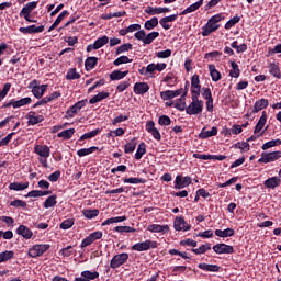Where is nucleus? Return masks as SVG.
<instances>
[{
    "mask_svg": "<svg viewBox=\"0 0 281 281\" xmlns=\"http://www.w3.org/2000/svg\"><path fill=\"white\" fill-rule=\"evenodd\" d=\"M221 21H225V16H223L222 13H217L213 16H211L207 21V23L202 26V36H210V34H213V32H216L221 27Z\"/></svg>",
    "mask_w": 281,
    "mask_h": 281,
    "instance_id": "1",
    "label": "nucleus"
},
{
    "mask_svg": "<svg viewBox=\"0 0 281 281\" xmlns=\"http://www.w3.org/2000/svg\"><path fill=\"white\" fill-rule=\"evenodd\" d=\"M200 95H191L192 102L186 109L187 115H199L203 113V101L199 100Z\"/></svg>",
    "mask_w": 281,
    "mask_h": 281,
    "instance_id": "2",
    "label": "nucleus"
},
{
    "mask_svg": "<svg viewBox=\"0 0 281 281\" xmlns=\"http://www.w3.org/2000/svg\"><path fill=\"white\" fill-rule=\"evenodd\" d=\"M50 248L52 246L49 244H36L29 249L27 256L30 258H41V256L49 251Z\"/></svg>",
    "mask_w": 281,
    "mask_h": 281,
    "instance_id": "3",
    "label": "nucleus"
},
{
    "mask_svg": "<svg viewBox=\"0 0 281 281\" xmlns=\"http://www.w3.org/2000/svg\"><path fill=\"white\" fill-rule=\"evenodd\" d=\"M159 243L150 239L145 241L136 243L132 246V251H148L149 249H157Z\"/></svg>",
    "mask_w": 281,
    "mask_h": 281,
    "instance_id": "4",
    "label": "nucleus"
},
{
    "mask_svg": "<svg viewBox=\"0 0 281 281\" xmlns=\"http://www.w3.org/2000/svg\"><path fill=\"white\" fill-rule=\"evenodd\" d=\"M278 159H281V151H262L261 157L258 160V164H272V161H278Z\"/></svg>",
    "mask_w": 281,
    "mask_h": 281,
    "instance_id": "5",
    "label": "nucleus"
},
{
    "mask_svg": "<svg viewBox=\"0 0 281 281\" xmlns=\"http://www.w3.org/2000/svg\"><path fill=\"white\" fill-rule=\"evenodd\" d=\"M126 262H128V254L126 252L119 254L111 259L110 268L120 269V267H122V265H126Z\"/></svg>",
    "mask_w": 281,
    "mask_h": 281,
    "instance_id": "6",
    "label": "nucleus"
},
{
    "mask_svg": "<svg viewBox=\"0 0 281 281\" xmlns=\"http://www.w3.org/2000/svg\"><path fill=\"white\" fill-rule=\"evenodd\" d=\"M173 228L176 232H190V229H192V225L186 222V217L178 216L175 218Z\"/></svg>",
    "mask_w": 281,
    "mask_h": 281,
    "instance_id": "7",
    "label": "nucleus"
},
{
    "mask_svg": "<svg viewBox=\"0 0 281 281\" xmlns=\"http://www.w3.org/2000/svg\"><path fill=\"white\" fill-rule=\"evenodd\" d=\"M192 184V177L186 176L182 177L178 175L175 180V190H183V188H188V186Z\"/></svg>",
    "mask_w": 281,
    "mask_h": 281,
    "instance_id": "8",
    "label": "nucleus"
},
{
    "mask_svg": "<svg viewBox=\"0 0 281 281\" xmlns=\"http://www.w3.org/2000/svg\"><path fill=\"white\" fill-rule=\"evenodd\" d=\"M37 7L38 2L36 1L27 2L20 11V16L23 18L25 21H30V14H32V12H34Z\"/></svg>",
    "mask_w": 281,
    "mask_h": 281,
    "instance_id": "9",
    "label": "nucleus"
},
{
    "mask_svg": "<svg viewBox=\"0 0 281 281\" xmlns=\"http://www.w3.org/2000/svg\"><path fill=\"white\" fill-rule=\"evenodd\" d=\"M191 95H201V78L198 74L191 77Z\"/></svg>",
    "mask_w": 281,
    "mask_h": 281,
    "instance_id": "10",
    "label": "nucleus"
},
{
    "mask_svg": "<svg viewBox=\"0 0 281 281\" xmlns=\"http://www.w3.org/2000/svg\"><path fill=\"white\" fill-rule=\"evenodd\" d=\"M147 133L154 137L157 142H161V133L157 127H155V121H148L145 126Z\"/></svg>",
    "mask_w": 281,
    "mask_h": 281,
    "instance_id": "11",
    "label": "nucleus"
},
{
    "mask_svg": "<svg viewBox=\"0 0 281 281\" xmlns=\"http://www.w3.org/2000/svg\"><path fill=\"white\" fill-rule=\"evenodd\" d=\"M100 278V272L98 271H89L85 270L81 272V277L75 278L74 281H91V280H98Z\"/></svg>",
    "mask_w": 281,
    "mask_h": 281,
    "instance_id": "12",
    "label": "nucleus"
},
{
    "mask_svg": "<svg viewBox=\"0 0 281 281\" xmlns=\"http://www.w3.org/2000/svg\"><path fill=\"white\" fill-rule=\"evenodd\" d=\"M213 251L215 254H235L234 246L227 244H216L213 246Z\"/></svg>",
    "mask_w": 281,
    "mask_h": 281,
    "instance_id": "13",
    "label": "nucleus"
},
{
    "mask_svg": "<svg viewBox=\"0 0 281 281\" xmlns=\"http://www.w3.org/2000/svg\"><path fill=\"white\" fill-rule=\"evenodd\" d=\"M19 32H21V34H41L42 32H45V26L44 25H30L26 27H20Z\"/></svg>",
    "mask_w": 281,
    "mask_h": 281,
    "instance_id": "14",
    "label": "nucleus"
},
{
    "mask_svg": "<svg viewBox=\"0 0 281 281\" xmlns=\"http://www.w3.org/2000/svg\"><path fill=\"white\" fill-rule=\"evenodd\" d=\"M34 153L44 159H47L52 155V150L47 145H35Z\"/></svg>",
    "mask_w": 281,
    "mask_h": 281,
    "instance_id": "15",
    "label": "nucleus"
},
{
    "mask_svg": "<svg viewBox=\"0 0 281 281\" xmlns=\"http://www.w3.org/2000/svg\"><path fill=\"white\" fill-rule=\"evenodd\" d=\"M85 106H87V99L78 101L72 106H70L67 111V115L69 117H74V115H76L81 109H85Z\"/></svg>",
    "mask_w": 281,
    "mask_h": 281,
    "instance_id": "16",
    "label": "nucleus"
},
{
    "mask_svg": "<svg viewBox=\"0 0 281 281\" xmlns=\"http://www.w3.org/2000/svg\"><path fill=\"white\" fill-rule=\"evenodd\" d=\"M147 229L148 232H151L154 234H167V232H170V226H168L167 224H150L148 225Z\"/></svg>",
    "mask_w": 281,
    "mask_h": 281,
    "instance_id": "17",
    "label": "nucleus"
},
{
    "mask_svg": "<svg viewBox=\"0 0 281 281\" xmlns=\"http://www.w3.org/2000/svg\"><path fill=\"white\" fill-rule=\"evenodd\" d=\"M166 12H170V8L168 7H146L145 14H149V16H155V14H166Z\"/></svg>",
    "mask_w": 281,
    "mask_h": 281,
    "instance_id": "18",
    "label": "nucleus"
},
{
    "mask_svg": "<svg viewBox=\"0 0 281 281\" xmlns=\"http://www.w3.org/2000/svg\"><path fill=\"white\" fill-rule=\"evenodd\" d=\"M218 135V127L213 126L211 131H207L205 127L199 133L200 139H210V137H216Z\"/></svg>",
    "mask_w": 281,
    "mask_h": 281,
    "instance_id": "19",
    "label": "nucleus"
},
{
    "mask_svg": "<svg viewBox=\"0 0 281 281\" xmlns=\"http://www.w3.org/2000/svg\"><path fill=\"white\" fill-rule=\"evenodd\" d=\"M16 234L18 236H22V238H24L25 240H30V238L34 236V233L32 232V229H30V227L25 225H20L16 228Z\"/></svg>",
    "mask_w": 281,
    "mask_h": 281,
    "instance_id": "20",
    "label": "nucleus"
},
{
    "mask_svg": "<svg viewBox=\"0 0 281 281\" xmlns=\"http://www.w3.org/2000/svg\"><path fill=\"white\" fill-rule=\"evenodd\" d=\"M150 91V86L147 82H136L134 85V93L136 95H144Z\"/></svg>",
    "mask_w": 281,
    "mask_h": 281,
    "instance_id": "21",
    "label": "nucleus"
},
{
    "mask_svg": "<svg viewBox=\"0 0 281 281\" xmlns=\"http://www.w3.org/2000/svg\"><path fill=\"white\" fill-rule=\"evenodd\" d=\"M26 120H29V122H27L29 126H36V124H41V122H43L45 120V117L43 115L36 116V112L31 111L26 115Z\"/></svg>",
    "mask_w": 281,
    "mask_h": 281,
    "instance_id": "22",
    "label": "nucleus"
},
{
    "mask_svg": "<svg viewBox=\"0 0 281 281\" xmlns=\"http://www.w3.org/2000/svg\"><path fill=\"white\" fill-rule=\"evenodd\" d=\"M177 19H179V14H171V15L160 19L159 24L161 25V27L164 30H170V24H168V23H175V21Z\"/></svg>",
    "mask_w": 281,
    "mask_h": 281,
    "instance_id": "23",
    "label": "nucleus"
},
{
    "mask_svg": "<svg viewBox=\"0 0 281 281\" xmlns=\"http://www.w3.org/2000/svg\"><path fill=\"white\" fill-rule=\"evenodd\" d=\"M198 267L209 273H221V266L218 265L199 263Z\"/></svg>",
    "mask_w": 281,
    "mask_h": 281,
    "instance_id": "24",
    "label": "nucleus"
},
{
    "mask_svg": "<svg viewBox=\"0 0 281 281\" xmlns=\"http://www.w3.org/2000/svg\"><path fill=\"white\" fill-rule=\"evenodd\" d=\"M281 183V180L279 177L274 176L271 178H268L265 182L263 186L265 188H269L270 190H276Z\"/></svg>",
    "mask_w": 281,
    "mask_h": 281,
    "instance_id": "25",
    "label": "nucleus"
},
{
    "mask_svg": "<svg viewBox=\"0 0 281 281\" xmlns=\"http://www.w3.org/2000/svg\"><path fill=\"white\" fill-rule=\"evenodd\" d=\"M201 5H203V0H199L198 2H194L193 4L184 9L182 12H180V16H186V14H192V12H196V10L201 8Z\"/></svg>",
    "mask_w": 281,
    "mask_h": 281,
    "instance_id": "26",
    "label": "nucleus"
},
{
    "mask_svg": "<svg viewBox=\"0 0 281 281\" xmlns=\"http://www.w3.org/2000/svg\"><path fill=\"white\" fill-rule=\"evenodd\" d=\"M269 74L273 76V78H278V80H281V71H280V64L278 63H270L268 66Z\"/></svg>",
    "mask_w": 281,
    "mask_h": 281,
    "instance_id": "27",
    "label": "nucleus"
},
{
    "mask_svg": "<svg viewBox=\"0 0 281 281\" xmlns=\"http://www.w3.org/2000/svg\"><path fill=\"white\" fill-rule=\"evenodd\" d=\"M265 124H267V112L263 111L259 121L257 122L254 133L255 135H258V133H260V131H262V128H265Z\"/></svg>",
    "mask_w": 281,
    "mask_h": 281,
    "instance_id": "28",
    "label": "nucleus"
},
{
    "mask_svg": "<svg viewBox=\"0 0 281 281\" xmlns=\"http://www.w3.org/2000/svg\"><path fill=\"white\" fill-rule=\"evenodd\" d=\"M236 234V231L234 228H226L224 231L222 229H215V236L218 238H232Z\"/></svg>",
    "mask_w": 281,
    "mask_h": 281,
    "instance_id": "29",
    "label": "nucleus"
},
{
    "mask_svg": "<svg viewBox=\"0 0 281 281\" xmlns=\"http://www.w3.org/2000/svg\"><path fill=\"white\" fill-rule=\"evenodd\" d=\"M30 188V182L26 181L24 183L21 182H12L9 184V190H14L15 192H21L23 190H27Z\"/></svg>",
    "mask_w": 281,
    "mask_h": 281,
    "instance_id": "30",
    "label": "nucleus"
},
{
    "mask_svg": "<svg viewBox=\"0 0 281 281\" xmlns=\"http://www.w3.org/2000/svg\"><path fill=\"white\" fill-rule=\"evenodd\" d=\"M269 106V100L267 99H259L258 101L255 102L252 113H258L262 111V109H267Z\"/></svg>",
    "mask_w": 281,
    "mask_h": 281,
    "instance_id": "31",
    "label": "nucleus"
},
{
    "mask_svg": "<svg viewBox=\"0 0 281 281\" xmlns=\"http://www.w3.org/2000/svg\"><path fill=\"white\" fill-rule=\"evenodd\" d=\"M126 76H128V70L122 71L120 69L114 70L110 74V80H124V78H126Z\"/></svg>",
    "mask_w": 281,
    "mask_h": 281,
    "instance_id": "32",
    "label": "nucleus"
},
{
    "mask_svg": "<svg viewBox=\"0 0 281 281\" xmlns=\"http://www.w3.org/2000/svg\"><path fill=\"white\" fill-rule=\"evenodd\" d=\"M209 71L213 82H218V80L223 78V76L221 75V71L216 70V66H214L213 64L209 65Z\"/></svg>",
    "mask_w": 281,
    "mask_h": 281,
    "instance_id": "33",
    "label": "nucleus"
},
{
    "mask_svg": "<svg viewBox=\"0 0 281 281\" xmlns=\"http://www.w3.org/2000/svg\"><path fill=\"white\" fill-rule=\"evenodd\" d=\"M109 95H111V93L109 92H99L98 94H95L89 100V104H98V102H102V100H106Z\"/></svg>",
    "mask_w": 281,
    "mask_h": 281,
    "instance_id": "34",
    "label": "nucleus"
},
{
    "mask_svg": "<svg viewBox=\"0 0 281 281\" xmlns=\"http://www.w3.org/2000/svg\"><path fill=\"white\" fill-rule=\"evenodd\" d=\"M135 148H137V137H134L131 142L125 144L124 153L131 155V153H135Z\"/></svg>",
    "mask_w": 281,
    "mask_h": 281,
    "instance_id": "35",
    "label": "nucleus"
},
{
    "mask_svg": "<svg viewBox=\"0 0 281 281\" xmlns=\"http://www.w3.org/2000/svg\"><path fill=\"white\" fill-rule=\"evenodd\" d=\"M212 249V244L206 243L201 245L199 248H192V254H195L196 256H201V254H205L206 251H210Z\"/></svg>",
    "mask_w": 281,
    "mask_h": 281,
    "instance_id": "36",
    "label": "nucleus"
},
{
    "mask_svg": "<svg viewBox=\"0 0 281 281\" xmlns=\"http://www.w3.org/2000/svg\"><path fill=\"white\" fill-rule=\"evenodd\" d=\"M100 133H102V130H100V128L93 130L91 132H88V133L81 135L80 138L78 139V142H85V139H93V137H98V135H100Z\"/></svg>",
    "mask_w": 281,
    "mask_h": 281,
    "instance_id": "37",
    "label": "nucleus"
},
{
    "mask_svg": "<svg viewBox=\"0 0 281 281\" xmlns=\"http://www.w3.org/2000/svg\"><path fill=\"white\" fill-rule=\"evenodd\" d=\"M98 65V57H88L85 61L86 71H91V69H95Z\"/></svg>",
    "mask_w": 281,
    "mask_h": 281,
    "instance_id": "38",
    "label": "nucleus"
},
{
    "mask_svg": "<svg viewBox=\"0 0 281 281\" xmlns=\"http://www.w3.org/2000/svg\"><path fill=\"white\" fill-rule=\"evenodd\" d=\"M95 150H100V148H98L97 146H91L89 148H81V149L77 150V155L79 157H87V155H93V153H95Z\"/></svg>",
    "mask_w": 281,
    "mask_h": 281,
    "instance_id": "39",
    "label": "nucleus"
},
{
    "mask_svg": "<svg viewBox=\"0 0 281 281\" xmlns=\"http://www.w3.org/2000/svg\"><path fill=\"white\" fill-rule=\"evenodd\" d=\"M126 215L123 216H116V217H110L108 220H105L104 222H102V227H105V225H112V223H124V221H126Z\"/></svg>",
    "mask_w": 281,
    "mask_h": 281,
    "instance_id": "40",
    "label": "nucleus"
},
{
    "mask_svg": "<svg viewBox=\"0 0 281 281\" xmlns=\"http://www.w3.org/2000/svg\"><path fill=\"white\" fill-rule=\"evenodd\" d=\"M99 214H100V210L98 209H93V210L87 209L82 211V215L89 221L95 218V216H99Z\"/></svg>",
    "mask_w": 281,
    "mask_h": 281,
    "instance_id": "41",
    "label": "nucleus"
},
{
    "mask_svg": "<svg viewBox=\"0 0 281 281\" xmlns=\"http://www.w3.org/2000/svg\"><path fill=\"white\" fill-rule=\"evenodd\" d=\"M76 133V128H69L61 131L57 134V137L63 138V139H71L74 137V134Z\"/></svg>",
    "mask_w": 281,
    "mask_h": 281,
    "instance_id": "42",
    "label": "nucleus"
},
{
    "mask_svg": "<svg viewBox=\"0 0 281 281\" xmlns=\"http://www.w3.org/2000/svg\"><path fill=\"white\" fill-rule=\"evenodd\" d=\"M109 43V36L104 35L102 37H99L94 43H93V48L94 49H100L104 47Z\"/></svg>",
    "mask_w": 281,
    "mask_h": 281,
    "instance_id": "43",
    "label": "nucleus"
},
{
    "mask_svg": "<svg viewBox=\"0 0 281 281\" xmlns=\"http://www.w3.org/2000/svg\"><path fill=\"white\" fill-rule=\"evenodd\" d=\"M157 25H159V19H157V16H154L145 22L144 27L145 30H155Z\"/></svg>",
    "mask_w": 281,
    "mask_h": 281,
    "instance_id": "44",
    "label": "nucleus"
},
{
    "mask_svg": "<svg viewBox=\"0 0 281 281\" xmlns=\"http://www.w3.org/2000/svg\"><path fill=\"white\" fill-rule=\"evenodd\" d=\"M56 199H58V196L56 194L48 196L44 202L45 210H49V207H54L56 205V203H58V201H56Z\"/></svg>",
    "mask_w": 281,
    "mask_h": 281,
    "instance_id": "45",
    "label": "nucleus"
},
{
    "mask_svg": "<svg viewBox=\"0 0 281 281\" xmlns=\"http://www.w3.org/2000/svg\"><path fill=\"white\" fill-rule=\"evenodd\" d=\"M14 258V251L5 250L0 252V265L1 262H8V260H12Z\"/></svg>",
    "mask_w": 281,
    "mask_h": 281,
    "instance_id": "46",
    "label": "nucleus"
},
{
    "mask_svg": "<svg viewBox=\"0 0 281 281\" xmlns=\"http://www.w3.org/2000/svg\"><path fill=\"white\" fill-rule=\"evenodd\" d=\"M155 38H159V32H151L145 35V38L143 40L144 45H150Z\"/></svg>",
    "mask_w": 281,
    "mask_h": 281,
    "instance_id": "47",
    "label": "nucleus"
},
{
    "mask_svg": "<svg viewBox=\"0 0 281 281\" xmlns=\"http://www.w3.org/2000/svg\"><path fill=\"white\" fill-rule=\"evenodd\" d=\"M26 104H32V98L26 97L20 100H14V109H21V106H26Z\"/></svg>",
    "mask_w": 281,
    "mask_h": 281,
    "instance_id": "48",
    "label": "nucleus"
},
{
    "mask_svg": "<svg viewBox=\"0 0 281 281\" xmlns=\"http://www.w3.org/2000/svg\"><path fill=\"white\" fill-rule=\"evenodd\" d=\"M146 153V143H140L137 147L136 154H135V159L139 161L144 157Z\"/></svg>",
    "mask_w": 281,
    "mask_h": 281,
    "instance_id": "49",
    "label": "nucleus"
},
{
    "mask_svg": "<svg viewBox=\"0 0 281 281\" xmlns=\"http://www.w3.org/2000/svg\"><path fill=\"white\" fill-rule=\"evenodd\" d=\"M231 78H238L240 76V68H238V64L236 61H231Z\"/></svg>",
    "mask_w": 281,
    "mask_h": 281,
    "instance_id": "50",
    "label": "nucleus"
},
{
    "mask_svg": "<svg viewBox=\"0 0 281 281\" xmlns=\"http://www.w3.org/2000/svg\"><path fill=\"white\" fill-rule=\"evenodd\" d=\"M274 146H281V139L280 138L272 139V140H269V142L265 143L261 146V148L263 150H269V148H274Z\"/></svg>",
    "mask_w": 281,
    "mask_h": 281,
    "instance_id": "51",
    "label": "nucleus"
},
{
    "mask_svg": "<svg viewBox=\"0 0 281 281\" xmlns=\"http://www.w3.org/2000/svg\"><path fill=\"white\" fill-rule=\"evenodd\" d=\"M114 232H117L119 234H133L136 229L131 226H115Z\"/></svg>",
    "mask_w": 281,
    "mask_h": 281,
    "instance_id": "52",
    "label": "nucleus"
},
{
    "mask_svg": "<svg viewBox=\"0 0 281 281\" xmlns=\"http://www.w3.org/2000/svg\"><path fill=\"white\" fill-rule=\"evenodd\" d=\"M128 63H133V59L128 58V56H120L113 61V65L115 67H120V65H126Z\"/></svg>",
    "mask_w": 281,
    "mask_h": 281,
    "instance_id": "53",
    "label": "nucleus"
},
{
    "mask_svg": "<svg viewBox=\"0 0 281 281\" xmlns=\"http://www.w3.org/2000/svg\"><path fill=\"white\" fill-rule=\"evenodd\" d=\"M66 80H80V75L76 68H70L66 74Z\"/></svg>",
    "mask_w": 281,
    "mask_h": 281,
    "instance_id": "54",
    "label": "nucleus"
},
{
    "mask_svg": "<svg viewBox=\"0 0 281 281\" xmlns=\"http://www.w3.org/2000/svg\"><path fill=\"white\" fill-rule=\"evenodd\" d=\"M128 87H131V79L120 82L116 87V91L117 93H124V91H126Z\"/></svg>",
    "mask_w": 281,
    "mask_h": 281,
    "instance_id": "55",
    "label": "nucleus"
},
{
    "mask_svg": "<svg viewBox=\"0 0 281 281\" xmlns=\"http://www.w3.org/2000/svg\"><path fill=\"white\" fill-rule=\"evenodd\" d=\"M123 183H132L133 186H137L139 183H146V179H144V178H124Z\"/></svg>",
    "mask_w": 281,
    "mask_h": 281,
    "instance_id": "56",
    "label": "nucleus"
},
{
    "mask_svg": "<svg viewBox=\"0 0 281 281\" xmlns=\"http://www.w3.org/2000/svg\"><path fill=\"white\" fill-rule=\"evenodd\" d=\"M158 124L159 126H170V124H172V120L170 119V116L164 114L159 116Z\"/></svg>",
    "mask_w": 281,
    "mask_h": 281,
    "instance_id": "57",
    "label": "nucleus"
},
{
    "mask_svg": "<svg viewBox=\"0 0 281 281\" xmlns=\"http://www.w3.org/2000/svg\"><path fill=\"white\" fill-rule=\"evenodd\" d=\"M236 23H240V16L236 14L233 19L228 20L225 24V30H232Z\"/></svg>",
    "mask_w": 281,
    "mask_h": 281,
    "instance_id": "58",
    "label": "nucleus"
},
{
    "mask_svg": "<svg viewBox=\"0 0 281 281\" xmlns=\"http://www.w3.org/2000/svg\"><path fill=\"white\" fill-rule=\"evenodd\" d=\"M179 245L181 247H198L199 243H196V240L192 239V238H187V239H182L180 240Z\"/></svg>",
    "mask_w": 281,
    "mask_h": 281,
    "instance_id": "59",
    "label": "nucleus"
},
{
    "mask_svg": "<svg viewBox=\"0 0 281 281\" xmlns=\"http://www.w3.org/2000/svg\"><path fill=\"white\" fill-rule=\"evenodd\" d=\"M131 49H133V44L131 43L122 44L116 48V55L124 54V52H131Z\"/></svg>",
    "mask_w": 281,
    "mask_h": 281,
    "instance_id": "60",
    "label": "nucleus"
},
{
    "mask_svg": "<svg viewBox=\"0 0 281 281\" xmlns=\"http://www.w3.org/2000/svg\"><path fill=\"white\" fill-rule=\"evenodd\" d=\"M75 220L74 218H67V220H64L59 227L60 229H71L72 225H75Z\"/></svg>",
    "mask_w": 281,
    "mask_h": 281,
    "instance_id": "61",
    "label": "nucleus"
},
{
    "mask_svg": "<svg viewBox=\"0 0 281 281\" xmlns=\"http://www.w3.org/2000/svg\"><path fill=\"white\" fill-rule=\"evenodd\" d=\"M233 148H238L239 150H244L245 153H247V150H249L250 146H249L248 142H238L233 145Z\"/></svg>",
    "mask_w": 281,
    "mask_h": 281,
    "instance_id": "62",
    "label": "nucleus"
},
{
    "mask_svg": "<svg viewBox=\"0 0 281 281\" xmlns=\"http://www.w3.org/2000/svg\"><path fill=\"white\" fill-rule=\"evenodd\" d=\"M11 207H22V210H25L27 207V202L23 200H14L10 202Z\"/></svg>",
    "mask_w": 281,
    "mask_h": 281,
    "instance_id": "63",
    "label": "nucleus"
},
{
    "mask_svg": "<svg viewBox=\"0 0 281 281\" xmlns=\"http://www.w3.org/2000/svg\"><path fill=\"white\" fill-rule=\"evenodd\" d=\"M12 83H4L3 89L0 90V102L10 93Z\"/></svg>",
    "mask_w": 281,
    "mask_h": 281,
    "instance_id": "64",
    "label": "nucleus"
}]
</instances>
